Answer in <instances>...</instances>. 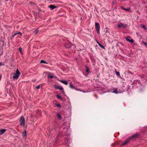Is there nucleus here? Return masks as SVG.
Returning a JSON list of instances; mask_svg holds the SVG:
<instances>
[{"label": "nucleus", "instance_id": "nucleus-1", "mask_svg": "<svg viewBox=\"0 0 147 147\" xmlns=\"http://www.w3.org/2000/svg\"><path fill=\"white\" fill-rule=\"evenodd\" d=\"M20 72L18 69L16 70V73H15L13 76V78L15 80H17L20 75Z\"/></svg>", "mask_w": 147, "mask_h": 147}, {"label": "nucleus", "instance_id": "nucleus-2", "mask_svg": "<svg viewBox=\"0 0 147 147\" xmlns=\"http://www.w3.org/2000/svg\"><path fill=\"white\" fill-rule=\"evenodd\" d=\"M20 124L21 125L24 126L25 124V120L23 116H21L20 117Z\"/></svg>", "mask_w": 147, "mask_h": 147}, {"label": "nucleus", "instance_id": "nucleus-3", "mask_svg": "<svg viewBox=\"0 0 147 147\" xmlns=\"http://www.w3.org/2000/svg\"><path fill=\"white\" fill-rule=\"evenodd\" d=\"M95 28L96 30V31L97 34H100L99 30H100V25L97 22H95Z\"/></svg>", "mask_w": 147, "mask_h": 147}, {"label": "nucleus", "instance_id": "nucleus-4", "mask_svg": "<svg viewBox=\"0 0 147 147\" xmlns=\"http://www.w3.org/2000/svg\"><path fill=\"white\" fill-rule=\"evenodd\" d=\"M117 26L119 28H121V27H123V28H126L127 26V25L126 24H123L121 23L119 24H118L117 25Z\"/></svg>", "mask_w": 147, "mask_h": 147}, {"label": "nucleus", "instance_id": "nucleus-5", "mask_svg": "<svg viewBox=\"0 0 147 147\" xmlns=\"http://www.w3.org/2000/svg\"><path fill=\"white\" fill-rule=\"evenodd\" d=\"M133 83L134 84H136L138 85L142 86V85L140 83V80H134Z\"/></svg>", "mask_w": 147, "mask_h": 147}, {"label": "nucleus", "instance_id": "nucleus-6", "mask_svg": "<svg viewBox=\"0 0 147 147\" xmlns=\"http://www.w3.org/2000/svg\"><path fill=\"white\" fill-rule=\"evenodd\" d=\"M130 139H131L130 138H129V137L128 138H127V139L126 140V141L124 142H123L122 143V146H123L127 144L129 142Z\"/></svg>", "mask_w": 147, "mask_h": 147}, {"label": "nucleus", "instance_id": "nucleus-7", "mask_svg": "<svg viewBox=\"0 0 147 147\" xmlns=\"http://www.w3.org/2000/svg\"><path fill=\"white\" fill-rule=\"evenodd\" d=\"M55 88L56 89H59L61 90L62 91L63 90V88L62 86H55Z\"/></svg>", "mask_w": 147, "mask_h": 147}, {"label": "nucleus", "instance_id": "nucleus-8", "mask_svg": "<svg viewBox=\"0 0 147 147\" xmlns=\"http://www.w3.org/2000/svg\"><path fill=\"white\" fill-rule=\"evenodd\" d=\"M6 131L5 129H0V135L3 134Z\"/></svg>", "mask_w": 147, "mask_h": 147}, {"label": "nucleus", "instance_id": "nucleus-9", "mask_svg": "<svg viewBox=\"0 0 147 147\" xmlns=\"http://www.w3.org/2000/svg\"><path fill=\"white\" fill-rule=\"evenodd\" d=\"M48 7L50 8L51 9V10H52L55 8L56 7L55 6L53 5H49L48 6Z\"/></svg>", "mask_w": 147, "mask_h": 147}, {"label": "nucleus", "instance_id": "nucleus-10", "mask_svg": "<svg viewBox=\"0 0 147 147\" xmlns=\"http://www.w3.org/2000/svg\"><path fill=\"white\" fill-rule=\"evenodd\" d=\"M27 131L26 130H24V132H23L22 135L23 137H26L27 136Z\"/></svg>", "mask_w": 147, "mask_h": 147}, {"label": "nucleus", "instance_id": "nucleus-11", "mask_svg": "<svg viewBox=\"0 0 147 147\" xmlns=\"http://www.w3.org/2000/svg\"><path fill=\"white\" fill-rule=\"evenodd\" d=\"M138 135H139L138 134L136 133L134 135H132L130 137L131 138H131H135V137H136Z\"/></svg>", "mask_w": 147, "mask_h": 147}, {"label": "nucleus", "instance_id": "nucleus-12", "mask_svg": "<svg viewBox=\"0 0 147 147\" xmlns=\"http://www.w3.org/2000/svg\"><path fill=\"white\" fill-rule=\"evenodd\" d=\"M70 139H68L65 138L64 141L65 143V144H68L69 142L70 141Z\"/></svg>", "mask_w": 147, "mask_h": 147}, {"label": "nucleus", "instance_id": "nucleus-13", "mask_svg": "<svg viewBox=\"0 0 147 147\" xmlns=\"http://www.w3.org/2000/svg\"><path fill=\"white\" fill-rule=\"evenodd\" d=\"M72 46V45L70 43L65 44V47L67 48H70Z\"/></svg>", "mask_w": 147, "mask_h": 147}, {"label": "nucleus", "instance_id": "nucleus-14", "mask_svg": "<svg viewBox=\"0 0 147 147\" xmlns=\"http://www.w3.org/2000/svg\"><path fill=\"white\" fill-rule=\"evenodd\" d=\"M96 42L97 44L102 49H105V47L104 46L100 44L99 42L98 41H96Z\"/></svg>", "mask_w": 147, "mask_h": 147}, {"label": "nucleus", "instance_id": "nucleus-15", "mask_svg": "<svg viewBox=\"0 0 147 147\" xmlns=\"http://www.w3.org/2000/svg\"><path fill=\"white\" fill-rule=\"evenodd\" d=\"M69 87L71 89H75L74 86L70 82L69 84Z\"/></svg>", "mask_w": 147, "mask_h": 147}, {"label": "nucleus", "instance_id": "nucleus-16", "mask_svg": "<svg viewBox=\"0 0 147 147\" xmlns=\"http://www.w3.org/2000/svg\"><path fill=\"white\" fill-rule=\"evenodd\" d=\"M61 82L66 85L68 84V82L66 80H62L61 81Z\"/></svg>", "mask_w": 147, "mask_h": 147}, {"label": "nucleus", "instance_id": "nucleus-17", "mask_svg": "<svg viewBox=\"0 0 147 147\" xmlns=\"http://www.w3.org/2000/svg\"><path fill=\"white\" fill-rule=\"evenodd\" d=\"M48 77L50 78H53L54 77V76L51 74L49 73L48 74Z\"/></svg>", "mask_w": 147, "mask_h": 147}, {"label": "nucleus", "instance_id": "nucleus-18", "mask_svg": "<svg viewBox=\"0 0 147 147\" xmlns=\"http://www.w3.org/2000/svg\"><path fill=\"white\" fill-rule=\"evenodd\" d=\"M113 92L114 93H115L116 94H118L119 93H120V92H118L117 90V89H116L113 90Z\"/></svg>", "mask_w": 147, "mask_h": 147}, {"label": "nucleus", "instance_id": "nucleus-19", "mask_svg": "<svg viewBox=\"0 0 147 147\" xmlns=\"http://www.w3.org/2000/svg\"><path fill=\"white\" fill-rule=\"evenodd\" d=\"M85 68L86 69V72H88L89 71L88 67L87 65H86L85 66Z\"/></svg>", "mask_w": 147, "mask_h": 147}, {"label": "nucleus", "instance_id": "nucleus-20", "mask_svg": "<svg viewBox=\"0 0 147 147\" xmlns=\"http://www.w3.org/2000/svg\"><path fill=\"white\" fill-rule=\"evenodd\" d=\"M40 63H45V64H47V63L46 62L45 60H41L40 61Z\"/></svg>", "mask_w": 147, "mask_h": 147}, {"label": "nucleus", "instance_id": "nucleus-21", "mask_svg": "<svg viewBox=\"0 0 147 147\" xmlns=\"http://www.w3.org/2000/svg\"><path fill=\"white\" fill-rule=\"evenodd\" d=\"M141 26L145 30H146V26L144 24H142L141 25Z\"/></svg>", "mask_w": 147, "mask_h": 147}, {"label": "nucleus", "instance_id": "nucleus-22", "mask_svg": "<svg viewBox=\"0 0 147 147\" xmlns=\"http://www.w3.org/2000/svg\"><path fill=\"white\" fill-rule=\"evenodd\" d=\"M56 96L58 99H60L61 100H62V98L59 95H57Z\"/></svg>", "mask_w": 147, "mask_h": 147}, {"label": "nucleus", "instance_id": "nucleus-23", "mask_svg": "<svg viewBox=\"0 0 147 147\" xmlns=\"http://www.w3.org/2000/svg\"><path fill=\"white\" fill-rule=\"evenodd\" d=\"M130 37L129 36H128L126 38V40L128 42H129V41L130 40Z\"/></svg>", "mask_w": 147, "mask_h": 147}, {"label": "nucleus", "instance_id": "nucleus-24", "mask_svg": "<svg viewBox=\"0 0 147 147\" xmlns=\"http://www.w3.org/2000/svg\"><path fill=\"white\" fill-rule=\"evenodd\" d=\"M57 117L59 119L61 120V119L62 117L60 114H57Z\"/></svg>", "mask_w": 147, "mask_h": 147}, {"label": "nucleus", "instance_id": "nucleus-25", "mask_svg": "<svg viewBox=\"0 0 147 147\" xmlns=\"http://www.w3.org/2000/svg\"><path fill=\"white\" fill-rule=\"evenodd\" d=\"M115 73H116V75L117 76H120V73L119 72H117V71H116V70L115 69Z\"/></svg>", "mask_w": 147, "mask_h": 147}, {"label": "nucleus", "instance_id": "nucleus-26", "mask_svg": "<svg viewBox=\"0 0 147 147\" xmlns=\"http://www.w3.org/2000/svg\"><path fill=\"white\" fill-rule=\"evenodd\" d=\"M39 32V31L37 29H36L34 31L35 34L36 35Z\"/></svg>", "mask_w": 147, "mask_h": 147}, {"label": "nucleus", "instance_id": "nucleus-27", "mask_svg": "<svg viewBox=\"0 0 147 147\" xmlns=\"http://www.w3.org/2000/svg\"><path fill=\"white\" fill-rule=\"evenodd\" d=\"M56 105L58 107H61V105L57 103L56 104Z\"/></svg>", "mask_w": 147, "mask_h": 147}, {"label": "nucleus", "instance_id": "nucleus-28", "mask_svg": "<svg viewBox=\"0 0 147 147\" xmlns=\"http://www.w3.org/2000/svg\"><path fill=\"white\" fill-rule=\"evenodd\" d=\"M19 51L22 54V48L21 47H20L19 48Z\"/></svg>", "mask_w": 147, "mask_h": 147}, {"label": "nucleus", "instance_id": "nucleus-29", "mask_svg": "<svg viewBox=\"0 0 147 147\" xmlns=\"http://www.w3.org/2000/svg\"><path fill=\"white\" fill-rule=\"evenodd\" d=\"M129 42L131 43H133L134 42V40L132 39H131L130 40Z\"/></svg>", "mask_w": 147, "mask_h": 147}, {"label": "nucleus", "instance_id": "nucleus-30", "mask_svg": "<svg viewBox=\"0 0 147 147\" xmlns=\"http://www.w3.org/2000/svg\"><path fill=\"white\" fill-rule=\"evenodd\" d=\"M75 89L76 90H78V91H81V92H82V91H81L80 89L78 88H75L74 89Z\"/></svg>", "mask_w": 147, "mask_h": 147}, {"label": "nucleus", "instance_id": "nucleus-31", "mask_svg": "<svg viewBox=\"0 0 147 147\" xmlns=\"http://www.w3.org/2000/svg\"><path fill=\"white\" fill-rule=\"evenodd\" d=\"M142 42H143V43L146 46L147 45V43L144 42V41Z\"/></svg>", "mask_w": 147, "mask_h": 147}, {"label": "nucleus", "instance_id": "nucleus-32", "mask_svg": "<svg viewBox=\"0 0 147 147\" xmlns=\"http://www.w3.org/2000/svg\"><path fill=\"white\" fill-rule=\"evenodd\" d=\"M124 10H125V11H129L130 10V9L129 8H127V9L125 8L124 9Z\"/></svg>", "mask_w": 147, "mask_h": 147}, {"label": "nucleus", "instance_id": "nucleus-33", "mask_svg": "<svg viewBox=\"0 0 147 147\" xmlns=\"http://www.w3.org/2000/svg\"><path fill=\"white\" fill-rule=\"evenodd\" d=\"M18 34L20 35L21 36H22V33L20 32H18Z\"/></svg>", "mask_w": 147, "mask_h": 147}, {"label": "nucleus", "instance_id": "nucleus-34", "mask_svg": "<svg viewBox=\"0 0 147 147\" xmlns=\"http://www.w3.org/2000/svg\"><path fill=\"white\" fill-rule=\"evenodd\" d=\"M36 88L37 89H39L40 88V85H38L36 87Z\"/></svg>", "mask_w": 147, "mask_h": 147}, {"label": "nucleus", "instance_id": "nucleus-35", "mask_svg": "<svg viewBox=\"0 0 147 147\" xmlns=\"http://www.w3.org/2000/svg\"><path fill=\"white\" fill-rule=\"evenodd\" d=\"M122 89L123 90V91H124L125 90V86H123Z\"/></svg>", "mask_w": 147, "mask_h": 147}, {"label": "nucleus", "instance_id": "nucleus-36", "mask_svg": "<svg viewBox=\"0 0 147 147\" xmlns=\"http://www.w3.org/2000/svg\"><path fill=\"white\" fill-rule=\"evenodd\" d=\"M16 35V34L14 33L12 35V38H13Z\"/></svg>", "mask_w": 147, "mask_h": 147}, {"label": "nucleus", "instance_id": "nucleus-37", "mask_svg": "<svg viewBox=\"0 0 147 147\" xmlns=\"http://www.w3.org/2000/svg\"><path fill=\"white\" fill-rule=\"evenodd\" d=\"M121 9H124H124H125V8H124L123 7H121Z\"/></svg>", "mask_w": 147, "mask_h": 147}, {"label": "nucleus", "instance_id": "nucleus-38", "mask_svg": "<svg viewBox=\"0 0 147 147\" xmlns=\"http://www.w3.org/2000/svg\"><path fill=\"white\" fill-rule=\"evenodd\" d=\"M15 34H16V35L17 34H18V31H17L16 33H15Z\"/></svg>", "mask_w": 147, "mask_h": 147}, {"label": "nucleus", "instance_id": "nucleus-39", "mask_svg": "<svg viewBox=\"0 0 147 147\" xmlns=\"http://www.w3.org/2000/svg\"><path fill=\"white\" fill-rule=\"evenodd\" d=\"M62 93H63V94H64V91H63V90H62Z\"/></svg>", "mask_w": 147, "mask_h": 147}, {"label": "nucleus", "instance_id": "nucleus-40", "mask_svg": "<svg viewBox=\"0 0 147 147\" xmlns=\"http://www.w3.org/2000/svg\"><path fill=\"white\" fill-rule=\"evenodd\" d=\"M1 75H0V80H1Z\"/></svg>", "mask_w": 147, "mask_h": 147}, {"label": "nucleus", "instance_id": "nucleus-41", "mask_svg": "<svg viewBox=\"0 0 147 147\" xmlns=\"http://www.w3.org/2000/svg\"><path fill=\"white\" fill-rule=\"evenodd\" d=\"M2 65V63H0V66L1 65Z\"/></svg>", "mask_w": 147, "mask_h": 147}, {"label": "nucleus", "instance_id": "nucleus-42", "mask_svg": "<svg viewBox=\"0 0 147 147\" xmlns=\"http://www.w3.org/2000/svg\"><path fill=\"white\" fill-rule=\"evenodd\" d=\"M82 92H85V91H82Z\"/></svg>", "mask_w": 147, "mask_h": 147}, {"label": "nucleus", "instance_id": "nucleus-43", "mask_svg": "<svg viewBox=\"0 0 147 147\" xmlns=\"http://www.w3.org/2000/svg\"><path fill=\"white\" fill-rule=\"evenodd\" d=\"M56 140V142H57V140Z\"/></svg>", "mask_w": 147, "mask_h": 147}]
</instances>
